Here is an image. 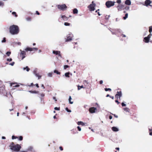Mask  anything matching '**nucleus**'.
<instances>
[{
	"label": "nucleus",
	"instance_id": "47",
	"mask_svg": "<svg viewBox=\"0 0 152 152\" xmlns=\"http://www.w3.org/2000/svg\"><path fill=\"white\" fill-rule=\"evenodd\" d=\"M23 140V137L21 136H20L19 137V140Z\"/></svg>",
	"mask_w": 152,
	"mask_h": 152
},
{
	"label": "nucleus",
	"instance_id": "51",
	"mask_svg": "<svg viewBox=\"0 0 152 152\" xmlns=\"http://www.w3.org/2000/svg\"><path fill=\"white\" fill-rule=\"evenodd\" d=\"M59 109H60L59 108H58V107H55L54 108V109L55 110H59Z\"/></svg>",
	"mask_w": 152,
	"mask_h": 152
},
{
	"label": "nucleus",
	"instance_id": "42",
	"mask_svg": "<svg viewBox=\"0 0 152 152\" xmlns=\"http://www.w3.org/2000/svg\"><path fill=\"white\" fill-rule=\"evenodd\" d=\"M6 42V38H4L3 40L1 41L2 42Z\"/></svg>",
	"mask_w": 152,
	"mask_h": 152
},
{
	"label": "nucleus",
	"instance_id": "20",
	"mask_svg": "<svg viewBox=\"0 0 152 152\" xmlns=\"http://www.w3.org/2000/svg\"><path fill=\"white\" fill-rule=\"evenodd\" d=\"M22 69L23 70H26L28 72L30 69L28 66H26L25 67H23Z\"/></svg>",
	"mask_w": 152,
	"mask_h": 152
},
{
	"label": "nucleus",
	"instance_id": "59",
	"mask_svg": "<svg viewBox=\"0 0 152 152\" xmlns=\"http://www.w3.org/2000/svg\"><path fill=\"white\" fill-rule=\"evenodd\" d=\"M53 99L55 101H57V100H56V98L55 97H53Z\"/></svg>",
	"mask_w": 152,
	"mask_h": 152
},
{
	"label": "nucleus",
	"instance_id": "26",
	"mask_svg": "<svg viewBox=\"0 0 152 152\" xmlns=\"http://www.w3.org/2000/svg\"><path fill=\"white\" fill-rule=\"evenodd\" d=\"M124 111L126 112H129L130 111V109L129 108L127 107L124 108Z\"/></svg>",
	"mask_w": 152,
	"mask_h": 152
},
{
	"label": "nucleus",
	"instance_id": "63",
	"mask_svg": "<svg viewBox=\"0 0 152 152\" xmlns=\"http://www.w3.org/2000/svg\"><path fill=\"white\" fill-rule=\"evenodd\" d=\"M109 118L110 119H111L112 118V117L111 115H110L109 116Z\"/></svg>",
	"mask_w": 152,
	"mask_h": 152
},
{
	"label": "nucleus",
	"instance_id": "56",
	"mask_svg": "<svg viewBox=\"0 0 152 152\" xmlns=\"http://www.w3.org/2000/svg\"><path fill=\"white\" fill-rule=\"evenodd\" d=\"M40 95L42 97H44L45 96V94H40Z\"/></svg>",
	"mask_w": 152,
	"mask_h": 152
},
{
	"label": "nucleus",
	"instance_id": "44",
	"mask_svg": "<svg viewBox=\"0 0 152 152\" xmlns=\"http://www.w3.org/2000/svg\"><path fill=\"white\" fill-rule=\"evenodd\" d=\"M110 17V15H106L105 16V19H108Z\"/></svg>",
	"mask_w": 152,
	"mask_h": 152
},
{
	"label": "nucleus",
	"instance_id": "24",
	"mask_svg": "<svg viewBox=\"0 0 152 152\" xmlns=\"http://www.w3.org/2000/svg\"><path fill=\"white\" fill-rule=\"evenodd\" d=\"M15 84L14 83H12L11 84V86H12L13 87H17L19 86V85H16L14 86V85Z\"/></svg>",
	"mask_w": 152,
	"mask_h": 152
},
{
	"label": "nucleus",
	"instance_id": "16",
	"mask_svg": "<svg viewBox=\"0 0 152 152\" xmlns=\"http://www.w3.org/2000/svg\"><path fill=\"white\" fill-rule=\"evenodd\" d=\"M150 39H148L147 37L144 38L143 41L145 43H148Z\"/></svg>",
	"mask_w": 152,
	"mask_h": 152
},
{
	"label": "nucleus",
	"instance_id": "25",
	"mask_svg": "<svg viewBox=\"0 0 152 152\" xmlns=\"http://www.w3.org/2000/svg\"><path fill=\"white\" fill-rule=\"evenodd\" d=\"M71 99H72L71 97V96H69V103L70 104H72L73 103V102L71 101Z\"/></svg>",
	"mask_w": 152,
	"mask_h": 152
},
{
	"label": "nucleus",
	"instance_id": "6",
	"mask_svg": "<svg viewBox=\"0 0 152 152\" xmlns=\"http://www.w3.org/2000/svg\"><path fill=\"white\" fill-rule=\"evenodd\" d=\"M57 7L59 10L62 11L64 10L67 8V7L65 4L58 5H57Z\"/></svg>",
	"mask_w": 152,
	"mask_h": 152
},
{
	"label": "nucleus",
	"instance_id": "37",
	"mask_svg": "<svg viewBox=\"0 0 152 152\" xmlns=\"http://www.w3.org/2000/svg\"><path fill=\"white\" fill-rule=\"evenodd\" d=\"M66 110L68 112L71 113V111L70 110L68 109V108L67 107H66L65 108Z\"/></svg>",
	"mask_w": 152,
	"mask_h": 152
},
{
	"label": "nucleus",
	"instance_id": "32",
	"mask_svg": "<svg viewBox=\"0 0 152 152\" xmlns=\"http://www.w3.org/2000/svg\"><path fill=\"white\" fill-rule=\"evenodd\" d=\"M4 5V4L3 2L0 1V6L3 7Z\"/></svg>",
	"mask_w": 152,
	"mask_h": 152
},
{
	"label": "nucleus",
	"instance_id": "46",
	"mask_svg": "<svg viewBox=\"0 0 152 152\" xmlns=\"http://www.w3.org/2000/svg\"><path fill=\"white\" fill-rule=\"evenodd\" d=\"M14 64H15V62H13L12 63L10 64H9L12 66H13L14 65Z\"/></svg>",
	"mask_w": 152,
	"mask_h": 152
},
{
	"label": "nucleus",
	"instance_id": "36",
	"mask_svg": "<svg viewBox=\"0 0 152 152\" xmlns=\"http://www.w3.org/2000/svg\"><path fill=\"white\" fill-rule=\"evenodd\" d=\"M64 25L65 26H69L70 25V24L67 22H65L64 23Z\"/></svg>",
	"mask_w": 152,
	"mask_h": 152
},
{
	"label": "nucleus",
	"instance_id": "5",
	"mask_svg": "<svg viewBox=\"0 0 152 152\" xmlns=\"http://www.w3.org/2000/svg\"><path fill=\"white\" fill-rule=\"evenodd\" d=\"M66 37L67 38L66 40V41H71L72 40V38L73 37V35L72 33H70L67 35Z\"/></svg>",
	"mask_w": 152,
	"mask_h": 152
},
{
	"label": "nucleus",
	"instance_id": "15",
	"mask_svg": "<svg viewBox=\"0 0 152 152\" xmlns=\"http://www.w3.org/2000/svg\"><path fill=\"white\" fill-rule=\"evenodd\" d=\"M125 4L127 5H129L131 4V2L130 0H126L125 2Z\"/></svg>",
	"mask_w": 152,
	"mask_h": 152
},
{
	"label": "nucleus",
	"instance_id": "49",
	"mask_svg": "<svg viewBox=\"0 0 152 152\" xmlns=\"http://www.w3.org/2000/svg\"><path fill=\"white\" fill-rule=\"evenodd\" d=\"M17 137H15L14 136H12V139H15L17 138Z\"/></svg>",
	"mask_w": 152,
	"mask_h": 152
},
{
	"label": "nucleus",
	"instance_id": "57",
	"mask_svg": "<svg viewBox=\"0 0 152 152\" xmlns=\"http://www.w3.org/2000/svg\"><path fill=\"white\" fill-rule=\"evenodd\" d=\"M32 48L33 49V50H38V49L37 48Z\"/></svg>",
	"mask_w": 152,
	"mask_h": 152
},
{
	"label": "nucleus",
	"instance_id": "54",
	"mask_svg": "<svg viewBox=\"0 0 152 152\" xmlns=\"http://www.w3.org/2000/svg\"><path fill=\"white\" fill-rule=\"evenodd\" d=\"M121 36H122L123 37H126V36L124 34H121Z\"/></svg>",
	"mask_w": 152,
	"mask_h": 152
},
{
	"label": "nucleus",
	"instance_id": "39",
	"mask_svg": "<svg viewBox=\"0 0 152 152\" xmlns=\"http://www.w3.org/2000/svg\"><path fill=\"white\" fill-rule=\"evenodd\" d=\"M152 34L151 33H150V34L148 35V36L147 37L148 39H150V38L151 37V36Z\"/></svg>",
	"mask_w": 152,
	"mask_h": 152
},
{
	"label": "nucleus",
	"instance_id": "28",
	"mask_svg": "<svg viewBox=\"0 0 152 152\" xmlns=\"http://www.w3.org/2000/svg\"><path fill=\"white\" fill-rule=\"evenodd\" d=\"M128 13H126L125 15V16L124 17H123V19L124 20H126L128 17Z\"/></svg>",
	"mask_w": 152,
	"mask_h": 152
},
{
	"label": "nucleus",
	"instance_id": "3",
	"mask_svg": "<svg viewBox=\"0 0 152 152\" xmlns=\"http://www.w3.org/2000/svg\"><path fill=\"white\" fill-rule=\"evenodd\" d=\"M115 3V1H108L106 2L105 5L107 7L110 8L111 7L113 6Z\"/></svg>",
	"mask_w": 152,
	"mask_h": 152
},
{
	"label": "nucleus",
	"instance_id": "2",
	"mask_svg": "<svg viewBox=\"0 0 152 152\" xmlns=\"http://www.w3.org/2000/svg\"><path fill=\"white\" fill-rule=\"evenodd\" d=\"M13 145V142H12L11 145H10V149L14 151H18L21 148L20 146L18 144L14 145Z\"/></svg>",
	"mask_w": 152,
	"mask_h": 152
},
{
	"label": "nucleus",
	"instance_id": "17",
	"mask_svg": "<svg viewBox=\"0 0 152 152\" xmlns=\"http://www.w3.org/2000/svg\"><path fill=\"white\" fill-rule=\"evenodd\" d=\"M86 124V123H84L81 121H78L77 123V124L78 125H81L83 126L85 125Z\"/></svg>",
	"mask_w": 152,
	"mask_h": 152
},
{
	"label": "nucleus",
	"instance_id": "22",
	"mask_svg": "<svg viewBox=\"0 0 152 152\" xmlns=\"http://www.w3.org/2000/svg\"><path fill=\"white\" fill-rule=\"evenodd\" d=\"M61 18L64 20H66L68 19V18L67 17H66L65 15H61Z\"/></svg>",
	"mask_w": 152,
	"mask_h": 152
},
{
	"label": "nucleus",
	"instance_id": "48",
	"mask_svg": "<svg viewBox=\"0 0 152 152\" xmlns=\"http://www.w3.org/2000/svg\"><path fill=\"white\" fill-rule=\"evenodd\" d=\"M116 2L118 4H120L121 3V0H117Z\"/></svg>",
	"mask_w": 152,
	"mask_h": 152
},
{
	"label": "nucleus",
	"instance_id": "1",
	"mask_svg": "<svg viewBox=\"0 0 152 152\" xmlns=\"http://www.w3.org/2000/svg\"><path fill=\"white\" fill-rule=\"evenodd\" d=\"M10 32L12 34H18L19 31L18 26L16 25H13L10 26Z\"/></svg>",
	"mask_w": 152,
	"mask_h": 152
},
{
	"label": "nucleus",
	"instance_id": "14",
	"mask_svg": "<svg viewBox=\"0 0 152 152\" xmlns=\"http://www.w3.org/2000/svg\"><path fill=\"white\" fill-rule=\"evenodd\" d=\"M151 3V1L150 0H146L145 2V5L148 6V5H150V4Z\"/></svg>",
	"mask_w": 152,
	"mask_h": 152
},
{
	"label": "nucleus",
	"instance_id": "60",
	"mask_svg": "<svg viewBox=\"0 0 152 152\" xmlns=\"http://www.w3.org/2000/svg\"><path fill=\"white\" fill-rule=\"evenodd\" d=\"M59 149H60V150H61V151H62L63 150V148H62V147H59Z\"/></svg>",
	"mask_w": 152,
	"mask_h": 152
},
{
	"label": "nucleus",
	"instance_id": "27",
	"mask_svg": "<svg viewBox=\"0 0 152 152\" xmlns=\"http://www.w3.org/2000/svg\"><path fill=\"white\" fill-rule=\"evenodd\" d=\"M53 73H49L47 75L48 77H51L52 76Z\"/></svg>",
	"mask_w": 152,
	"mask_h": 152
},
{
	"label": "nucleus",
	"instance_id": "29",
	"mask_svg": "<svg viewBox=\"0 0 152 152\" xmlns=\"http://www.w3.org/2000/svg\"><path fill=\"white\" fill-rule=\"evenodd\" d=\"M77 87H78V90H80L81 89V88H84L83 87V86H77Z\"/></svg>",
	"mask_w": 152,
	"mask_h": 152
},
{
	"label": "nucleus",
	"instance_id": "35",
	"mask_svg": "<svg viewBox=\"0 0 152 152\" xmlns=\"http://www.w3.org/2000/svg\"><path fill=\"white\" fill-rule=\"evenodd\" d=\"M12 15H14L16 17H17L18 16V15L16 14V13L15 12H13L12 13Z\"/></svg>",
	"mask_w": 152,
	"mask_h": 152
},
{
	"label": "nucleus",
	"instance_id": "33",
	"mask_svg": "<svg viewBox=\"0 0 152 152\" xmlns=\"http://www.w3.org/2000/svg\"><path fill=\"white\" fill-rule=\"evenodd\" d=\"M54 72L55 73H56L57 74L59 75L60 74V73L58 72V71L56 70H55L54 71Z\"/></svg>",
	"mask_w": 152,
	"mask_h": 152
},
{
	"label": "nucleus",
	"instance_id": "12",
	"mask_svg": "<svg viewBox=\"0 0 152 152\" xmlns=\"http://www.w3.org/2000/svg\"><path fill=\"white\" fill-rule=\"evenodd\" d=\"M96 110V108L94 107H91L89 109V111L91 113H95V110Z\"/></svg>",
	"mask_w": 152,
	"mask_h": 152
},
{
	"label": "nucleus",
	"instance_id": "45",
	"mask_svg": "<svg viewBox=\"0 0 152 152\" xmlns=\"http://www.w3.org/2000/svg\"><path fill=\"white\" fill-rule=\"evenodd\" d=\"M77 129H78V130L79 131H81V128L80 127V126H78L77 127Z\"/></svg>",
	"mask_w": 152,
	"mask_h": 152
},
{
	"label": "nucleus",
	"instance_id": "55",
	"mask_svg": "<svg viewBox=\"0 0 152 152\" xmlns=\"http://www.w3.org/2000/svg\"><path fill=\"white\" fill-rule=\"evenodd\" d=\"M26 20L27 21H30L31 20V19L29 18H26Z\"/></svg>",
	"mask_w": 152,
	"mask_h": 152
},
{
	"label": "nucleus",
	"instance_id": "23",
	"mask_svg": "<svg viewBox=\"0 0 152 152\" xmlns=\"http://www.w3.org/2000/svg\"><path fill=\"white\" fill-rule=\"evenodd\" d=\"M78 12L77 10L76 9H74L73 10V12L74 14H77Z\"/></svg>",
	"mask_w": 152,
	"mask_h": 152
},
{
	"label": "nucleus",
	"instance_id": "58",
	"mask_svg": "<svg viewBox=\"0 0 152 152\" xmlns=\"http://www.w3.org/2000/svg\"><path fill=\"white\" fill-rule=\"evenodd\" d=\"M115 102L117 103L118 104L120 103V102H118V100H115Z\"/></svg>",
	"mask_w": 152,
	"mask_h": 152
},
{
	"label": "nucleus",
	"instance_id": "50",
	"mask_svg": "<svg viewBox=\"0 0 152 152\" xmlns=\"http://www.w3.org/2000/svg\"><path fill=\"white\" fill-rule=\"evenodd\" d=\"M121 105L123 107L125 106H126V104L123 102L122 103Z\"/></svg>",
	"mask_w": 152,
	"mask_h": 152
},
{
	"label": "nucleus",
	"instance_id": "52",
	"mask_svg": "<svg viewBox=\"0 0 152 152\" xmlns=\"http://www.w3.org/2000/svg\"><path fill=\"white\" fill-rule=\"evenodd\" d=\"M7 60L8 61H11L12 60V59L11 58H10V59L8 58L7 59Z\"/></svg>",
	"mask_w": 152,
	"mask_h": 152
},
{
	"label": "nucleus",
	"instance_id": "21",
	"mask_svg": "<svg viewBox=\"0 0 152 152\" xmlns=\"http://www.w3.org/2000/svg\"><path fill=\"white\" fill-rule=\"evenodd\" d=\"M25 50L26 51H32L33 50V49L32 48L28 47V48H26L25 49Z\"/></svg>",
	"mask_w": 152,
	"mask_h": 152
},
{
	"label": "nucleus",
	"instance_id": "41",
	"mask_svg": "<svg viewBox=\"0 0 152 152\" xmlns=\"http://www.w3.org/2000/svg\"><path fill=\"white\" fill-rule=\"evenodd\" d=\"M69 67V66L67 65H64V69H66L67 68Z\"/></svg>",
	"mask_w": 152,
	"mask_h": 152
},
{
	"label": "nucleus",
	"instance_id": "4",
	"mask_svg": "<svg viewBox=\"0 0 152 152\" xmlns=\"http://www.w3.org/2000/svg\"><path fill=\"white\" fill-rule=\"evenodd\" d=\"M95 6L96 4L94 3V1H92V3L88 6V8L90 11H94L95 10Z\"/></svg>",
	"mask_w": 152,
	"mask_h": 152
},
{
	"label": "nucleus",
	"instance_id": "64",
	"mask_svg": "<svg viewBox=\"0 0 152 152\" xmlns=\"http://www.w3.org/2000/svg\"><path fill=\"white\" fill-rule=\"evenodd\" d=\"M149 134L150 135L152 136V132H150L149 133Z\"/></svg>",
	"mask_w": 152,
	"mask_h": 152
},
{
	"label": "nucleus",
	"instance_id": "19",
	"mask_svg": "<svg viewBox=\"0 0 152 152\" xmlns=\"http://www.w3.org/2000/svg\"><path fill=\"white\" fill-rule=\"evenodd\" d=\"M28 91L32 94H37L39 92L38 91Z\"/></svg>",
	"mask_w": 152,
	"mask_h": 152
},
{
	"label": "nucleus",
	"instance_id": "13",
	"mask_svg": "<svg viewBox=\"0 0 152 152\" xmlns=\"http://www.w3.org/2000/svg\"><path fill=\"white\" fill-rule=\"evenodd\" d=\"M120 30L119 29H116L113 30L112 32L113 34H116L120 32Z\"/></svg>",
	"mask_w": 152,
	"mask_h": 152
},
{
	"label": "nucleus",
	"instance_id": "7",
	"mask_svg": "<svg viewBox=\"0 0 152 152\" xmlns=\"http://www.w3.org/2000/svg\"><path fill=\"white\" fill-rule=\"evenodd\" d=\"M122 96V92L121 91H117V94L115 95V98L118 99V98L120 99V98Z\"/></svg>",
	"mask_w": 152,
	"mask_h": 152
},
{
	"label": "nucleus",
	"instance_id": "11",
	"mask_svg": "<svg viewBox=\"0 0 152 152\" xmlns=\"http://www.w3.org/2000/svg\"><path fill=\"white\" fill-rule=\"evenodd\" d=\"M53 53L56 55H58L61 58H62L60 54L61 52L60 51L53 50Z\"/></svg>",
	"mask_w": 152,
	"mask_h": 152
},
{
	"label": "nucleus",
	"instance_id": "31",
	"mask_svg": "<svg viewBox=\"0 0 152 152\" xmlns=\"http://www.w3.org/2000/svg\"><path fill=\"white\" fill-rule=\"evenodd\" d=\"M149 31L150 33H151L152 32V26H150L149 27Z\"/></svg>",
	"mask_w": 152,
	"mask_h": 152
},
{
	"label": "nucleus",
	"instance_id": "10",
	"mask_svg": "<svg viewBox=\"0 0 152 152\" xmlns=\"http://www.w3.org/2000/svg\"><path fill=\"white\" fill-rule=\"evenodd\" d=\"M20 51H21L20 55L21 56H22V59H23L25 57L26 52L24 51H22L21 50H20Z\"/></svg>",
	"mask_w": 152,
	"mask_h": 152
},
{
	"label": "nucleus",
	"instance_id": "8",
	"mask_svg": "<svg viewBox=\"0 0 152 152\" xmlns=\"http://www.w3.org/2000/svg\"><path fill=\"white\" fill-rule=\"evenodd\" d=\"M33 73L37 77H38V79H40L42 76L40 75L39 73H37V69H35L33 71Z\"/></svg>",
	"mask_w": 152,
	"mask_h": 152
},
{
	"label": "nucleus",
	"instance_id": "40",
	"mask_svg": "<svg viewBox=\"0 0 152 152\" xmlns=\"http://www.w3.org/2000/svg\"><path fill=\"white\" fill-rule=\"evenodd\" d=\"M11 52H7L6 53V54L8 56H10V55L11 54Z\"/></svg>",
	"mask_w": 152,
	"mask_h": 152
},
{
	"label": "nucleus",
	"instance_id": "38",
	"mask_svg": "<svg viewBox=\"0 0 152 152\" xmlns=\"http://www.w3.org/2000/svg\"><path fill=\"white\" fill-rule=\"evenodd\" d=\"M33 149V147H32L30 146V147H29L28 148V150H29L31 151Z\"/></svg>",
	"mask_w": 152,
	"mask_h": 152
},
{
	"label": "nucleus",
	"instance_id": "30",
	"mask_svg": "<svg viewBox=\"0 0 152 152\" xmlns=\"http://www.w3.org/2000/svg\"><path fill=\"white\" fill-rule=\"evenodd\" d=\"M69 72L66 73L65 74V76L66 77H69Z\"/></svg>",
	"mask_w": 152,
	"mask_h": 152
},
{
	"label": "nucleus",
	"instance_id": "53",
	"mask_svg": "<svg viewBox=\"0 0 152 152\" xmlns=\"http://www.w3.org/2000/svg\"><path fill=\"white\" fill-rule=\"evenodd\" d=\"M83 83H86L87 84H88V83L87 82V81L86 80H85L83 82Z\"/></svg>",
	"mask_w": 152,
	"mask_h": 152
},
{
	"label": "nucleus",
	"instance_id": "62",
	"mask_svg": "<svg viewBox=\"0 0 152 152\" xmlns=\"http://www.w3.org/2000/svg\"><path fill=\"white\" fill-rule=\"evenodd\" d=\"M103 81L102 80H100L99 82V83L100 84H102L103 83Z\"/></svg>",
	"mask_w": 152,
	"mask_h": 152
},
{
	"label": "nucleus",
	"instance_id": "9",
	"mask_svg": "<svg viewBox=\"0 0 152 152\" xmlns=\"http://www.w3.org/2000/svg\"><path fill=\"white\" fill-rule=\"evenodd\" d=\"M124 5L121 4H119L117 7L118 10V11H121L124 9Z\"/></svg>",
	"mask_w": 152,
	"mask_h": 152
},
{
	"label": "nucleus",
	"instance_id": "34",
	"mask_svg": "<svg viewBox=\"0 0 152 152\" xmlns=\"http://www.w3.org/2000/svg\"><path fill=\"white\" fill-rule=\"evenodd\" d=\"M105 91H111V89H110V88H105Z\"/></svg>",
	"mask_w": 152,
	"mask_h": 152
},
{
	"label": "nucleus",
	"instance_id": "18",
	"mask_svg": "<svg viewBox=\"0 0 152 152\" xmlns=\"http://www.w3.org/2000/svg\"><path fill=\"white\" fill-rule=\"evenodd\" d=\"M112 130L114 132H117L118 131V128L115 127H113L112 128Z\"/></svg>",
	"mask_w": 152,
	"mask_h": 152
},
{
	"label": "nucleus",
	"instance_id": "43",
	"mask_svg": "<svg viewBox=\"0 0 152 152\" xmlns=\"http://www.w3.org/2000/svg\"><path fill=\"white\" fill-rule=\"evenodd\" d=\"M129 7L128 6H126L124 8V9L126 10H128L129 9Z\"/></svg>",
	"mask_w": 152,
	"mask_h": 152
},
{
	"label": "nucleus",
	"instance_id": "61",
	"mask_svg": "<svg viewBox=\"0 0 152 152\" xmlns=\"http://www.w3.org/2000/svg\"><path fill=\"white\" fill-rule=\"evenodd\" d=\"M113 115L116 118H118V116L117 115H116L115 114H113Z\"/></svg>",
	"mask_w": 152,
	"mask_h": 152
}]
</instances>
